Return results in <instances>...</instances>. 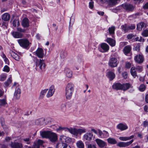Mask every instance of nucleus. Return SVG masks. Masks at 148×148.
<instances>
[{"label":"nucleus","mask_w":148,"mask_h":148,"mask_svg":"<svg viewBox=\"0 0 148 148\" xmlns=\"http://www.w3.org/2000/svg\"><path fill=\"white\" fill-rule=\"evenodd\" d=\"M74 89V85L72 83H68L65 88V95L67 99H70L72 97Z\"/></svg>","instance_id":"1"},{"label":"nucleus","mask_w":148,"mask_h":148,"mask_svg":"<svg viewBox=\"0 0 148 148\" xmlns=\"http://www.w3.org/2000/svg\"><path fill=\"white\" fill-rule=\"evenodd\" d=\"M59 140L61 142V143H58L56 145H63L64 144L73 143H74L73 139L69 137L63 135H62L60 136Z\"/></svg>","instance_id":"2"},{"label":"nucleus","mask_w":148,"mask_h":148,"mask_svg":"<svg viewBox=\"0 0 148 148\" xmlns=\"http://www.w3.org/2000/svg\"><path fill=\"white\" fill-rule=\"evenodd\" d=\"M18 41L20 46L25 48H27L29 44V41L27 39H20Z\"/></svg>","instance_id":"3"},{"label":"nucleus","mask_w":148,"mask_h":148,"mask_svg":"<svg viewBox=\"0 0 148 148\" xmlns=\"http://www.w3.org/2000/svg\"><path fill=\"white\" fill-rule=\"evenodd\" d=\"M48 139L52 143L55 142L58 140L57 134L51 131Z\"/></svg>","instance_id":"4"},{"label":"nucleus","mask_w":148,"mask_h":148,"mask_svg":"<svg viewBox=\"0 0 148 148\" xmlns=\"http://www.w3.org/2000/svg\"><path fill=\"white\" fill-rule=\"evenodd\" d=\"M36 65V67L39 66L40 69L42 70L44 69L45 67V65L44 63V60H39L37 59Z\"/></svg>","instance_id":"5"},{"label":"nucleus","mask_w":148,"mask_h":148,"mask_svg":"<svg viewBox=\"0 0 148 148\" xmlns=\"http://www.w3.org/2000/svg\"><path fill=\"white\" fill-rule=\"evenodd\" d=\"M134 141V140L132 139L130 141L127 142H121L118 143L117 145L121 147H127L131 145Z\"/></svg>","instance_id":"6"},{"label":"nucleus","mask_w":148,"mask_h":148,"mask_svg":"<svg viewBox=\"0 0 148 148\" xmlns=\"http://www.w3.org/2000/svg\"><path fill=\"white\" fill-rule=\"evenodd\" d=\"M35 55L39 58H42L45 55L44 51L40 48H38L35 52Z\"/></svg>","instance_id":"7"},{"label":"nucleus","mask_w":148,"mask_h":148,"mask_svg":"<svg viewBox=\"0 0 148 148\" xmlns=\"http://www.w3.org/2000/svg\"><path fill=\"white\" fill-rule=\"evenodd\" d=\"M101 48L99 49V51L103 53H105L108 51L109 49V45L105 43H103L101 45Z\"/></svg>","instance_id":"8"},{"label":"nucleus","mask_w":148,"mask_h":148,"mask_svg":"<svg viewBox=\"0 0 148 148\" xmlns=\"http://www.w3.org/2000/svg\"><path fill=\"white\" fill-rule=\"evenodd\" d=\"M117 60L116 58H112L109 60L108 64L111 67H116L117 65Z\"/></svg>","instance_id":"9"},{"label":"nucleus","mask_w":148,"mask_h":148,"mask_svg":"<svg viewBox=\"0 0 148 148\" xmlns=\"http://www.w3.org/2000/svg\"><path fill=\"white\" fill-rule=\"evenodd\" d=\"M123 8L127 11H132L135 9V7L130 4H125L122 5Z\"/></svg>","instance_id":"10"},{"label":"nucleus","mask_w":148,"mask_h":148,"mask_svg":"<svg viewBox=\"0 0 148 148\" xmlns=\"http://www.w3.org/2000/svg\"><path fill=\"white\" fill-rule=\"evenodd\" d=\"M144 60V57L142 54H139L136 56L134 57L135 61L139 64L142 63Z\"/></svg>","instance_id":"11"},{"label":"nucleus","mask_w":148,"mask_h":148,"mask_svg":"<svg viewBox=\"0 0 148 148\" xmlns=\"http://www.w3.org/2000/svg\"><path fill=\"white\" fill-rule=\"evenodd\" d=\"M72 134L73 135H77L78 134H81L82 133H85L86 132V130L85 128L79 129H77L76 128H73Z\"/></svg>","instance_id":"12"},{"label":"nucleus","mask_w":148,"mask_h":148,"mask_svg":"<svg viewBox=\"0 0 148 148\" xmlns=\"http://www.w3.org/2000/svg\"><path fill=\"white\" fill-rule=\"evenodd\" d=\"M21 93V90L19 87H16L15 90V92L14 95V98L16 99H19Z\"/></svg>","instance_id":"13"},{"label":"nucleus","mask_w":148,"mask_h":148,"mask_svg":"<svg viewBox=\"0 0 148 148\" xmlns=\"http://www.w3.org/2000/svg\"><path fill=\"white\" fill-rule=\"evenodd\" d=\"M98 134L100 137L102 138H106L109 136L108 132L105 130L102 132L100 130H98Z\"/></svg>","instance_id":"14"},{"label":"nucleus","mask_w":148,"mask_h":148,"mask_svg":"<svg viewBox=\"0 0 148 148\" xmlns=\"http://www.w3.org/2000/svg\"><path fill=\"white\" fill-rule=\"evenodd\" d=\"M95 141L100 147L103 148L106 145V143L105 142L100 139L97 138L95 139Z\"/></svg>","instance_id":"15"},{"label":"nucleus","mask_w":148,"mask_h":148,"mask_svg":"<svg viewBox=\"0 0 148 148\" xmlns=\"http://www.w3.org/2000/svg\"><path fill=\"white\" fill-rule=\"evenodd\" d=\"M12 148H23V145L21 143L16 142H12L10 145Z\"/></svg>","instance_id":"16"},{"label":"nucleus","mask_w":148,"mask_h":148,"mask_svg":"<svg viewBox=\"0 0 148 148\" xmlns=\"http://www.w3.org/2000/svg\"><path fill=\"white\" fill-rule=\"evenodd\" d=\"M51 131H40V134L42 138L48 139Z\"/></svg>","instance_id":"17"},{"label":"nucleus","mask_w":148,"mask_h":148,"mask_svg":"<svg viewBox=\"0 0 148 148\" xmlns=\"http://www.w3.org/2000/svg\"><path fill=\"white\" fill-rule=\"evenodd\" d=\"M55 92L54 86H51L48 91L47 95V97L48 98L51 97L54 94Z\"/></svg>","instance_id":"18"},{"label":"nucleus","mask_w":148,"mask_h":148,"mask_svg":"<svg viewBox=\"0 0 148 148\" xmlns=\"http://www.w3.org/2000/svg\"><path fill=\"white\" fill-rule=\"evenodd\" d=\"M117 128L121 131H123L127 129L128 127L126 124L120 123L117 126Z\"/></svg>","instance_id":"19"},{"label":"nucleus","mask_w":148,"mask_h":148,"mask_svg":"<svg viewBox=\"0 0 148 148\" xmlns=\"http://www.w3.org/2000/svg\"><path fill=\"white\" fill-rule=\"evenodd\" d=\"M22 26L25 28L29 26V20L27 18H24L21 23Z\"/></svg>","instance_id":"20"},{"label":"nucleus","mask_w":148,"mask_h":148,"mask_svg":"<svg viewBox=\"0 0 148 148\" xmlns=\"http://www.w3.org/2000/svg\"><path fill=\"white\" fill-rule=\"evenodd\" d=\"M58 130L61 131V130H64L65 132H69L70 133L72 134L73 132V128L70 127V128H68L67 127H59Z\"/></svg>","instance_id":"21"},{"label":"nucleus","mask_w":148,"mask_h":148,"mask_svg":"<svg viewBox=\"0 0 148 148\" xmlns=\"http://www.w3.org/2000/svg\"><path fill=\"white\" fill-rule=\"evenodd\" d=\"M106 41L112 47H114L116 45L115 40L111 38H107Z\"/></svg>","instance_id":"22"},{"label":"nucleus","mask_w":148,"mask_h":148,"mask_svg":"<svg viewBox=\"0 0 148 148\" xmlns=\"http://www.w3.org/2000/svg\"><path fill=\"white\" fill-rule=\"evenodd\" d=\"M10 53L12 57L16 60L19 61L20 59V57L16 53L13 51H10Z\"/></svg>","instance_id":"23"},{"label":"nucleus","mask_w":148,"mask_h":148,"mask_svg":"<svg viewBox=\"0 0 148 148\" xmlns=\"http://www.w3.org/2000/svg\"><path fill=\"white\" fill-rule=\"evenodd\" d=\"M93 134L90 133H86L83 136L84 138L86 140L90 141L92 138Z\"/></svg>","instance_id":"24"},{"label":"nucleus","mask_w":148,"mask_h":148,"mask_svg":"<svg viewBox=\"0 0 148 148\" xmlns=\"http://www.w3.org/2000/svg\"><path fill=\"white\" fill-rule=\"evenodd\" d=\"M45 119L41 118L36 120L35 121V123L38 125H42L45 124L44 123Z\"/></svg>","instance_id":"25"},{"label":"nucleus","mask_w":148,"mask_h":148,"mask_svg":"<svg viewBox=\"0 0 148 148\" xmlns=\"http://www.w3.org/2000/svg\"><path fill=\"white\" fill-rule=\"evenodd\" d=\"M64 73L66 77L68 78H71L72 76V71L69 68H66L64 70Z\"/></svg>","instance_id":"26"},{"label":"nucleus","mask_w":148,"mask_h":148,"mask_svg":"<svg viewBox=\"0 0 148 148\" xmlns=\"http://www.w3.org/2000/svg\"><path fill=\"white\" fill-rule=\"evenodd\" d=\"M112 88L116 90H122V84L119 83L114 84L112 85Z\"/></svg>","instance_id":"27"},{"label":"nucleus","mask_w":148,"mask_h":148,"mask_svg":"<svg viewBox=\"0 0 148 148\" xmlns=\"http://www.w3.org/2000/svg\"><path fill=\"white\" fill-rule=\"evenodd\" d=\"M10 15L8 13L4 14L2 16V19L5 21H8L10 18Z\"/></svg>","instance_id":"28"},{"label":"nucleus","mask_w":148,"mask_h":148,"mask_svg":"<svg viewBox=\"0 0 148 148\" xmlns=\"http://www.w3.org/2000/svg\"><path fill=\"white\" fill-rule=\"evenodd\" d=\"M107 76L110 80H112L115 77V74L112 72L110 71L107 73Z\"/></svg>","instance_id":"29"},{"label":"nucleus","mask_w":148,"mask_h":148,"mask_svg":"<svg viewBox=\"0 0 148 148\" xmlns=\"http://www.w3.org/2000/svg\"><path fill=\"white\" fill-rule=\"evenodd\" d=\"M43 143L42 140H38L36 143H35L34 147H29L28 148H39L40 145H42Z\"/></svg>","instance_id":"30"},{"label":"nucleus","mask_w":148,"mask_h":148,"mask_svg":"<svg viewBox=\"0 0 148 148\" xmlns=\"http://www.w3.org/2000/svg\"><path fill=\"white\" fill-rule=\"evenodd\" d=\"M12 34L14 37L16 38H21L23 36V34L18 32H12Z\"/></svg>","instance_id":"31"},{"label":"nucleus","mask_w":148,"mask_h":148,"mask_svg":"<svg viewBox=\"0 0 148 148\" xmlns=\"http://www.w3.org/2000/svg\"><path fill=\"white\" fill-rule=\"evenodd\" d=\"M131 48L130 46H126L123 49V51L124 54L126 55L129 53L131 50Z\"/></svg>","instance_id":"32"},{"label":"nucleus","mask_w":148,"mask_h":148,"mask_svg":"<svg viewBox=\"0 0 148 148\" xmlns=\"http://www.w3.org/2000/svg\"><path fill=\"white\" fill-rule=\"evenodd\" d=\"M135 67H132L130 69L131 74L134 78H135L136 77L138 76Z\"/></svg>","instance_id":"33"},{"label":"nucleus","mask_w":148,"mask_h":148,"mask_svg":"<svg viewBox=\"0 0 148 148\" xmlns=\"http://www.w3.org/2000/svg\"><path fill=\"white\" fill-rule=\"evenodd\" d=\"M134 137V136L132 135L130 137H120L119 139L121 140L126 141L128 140H130L131 139L133 138Z\"/></svg>","instance_id":"34"},{"label":"nucleus","mask_w":148,"mask_h":148,"mask_svg":"<svg viewBox=\"0 0 148 148\" xmlns=\"http://www.w3.org/2000/svg\"><path fill=\"white\" fill-rule=\"evenodd\" d=\"M144 26H145V23L143 22H140L137 25V29L139 31H141Z\"/></svg>","instance_id":"35"},{"label":"nucleus","mask_w":148,"mask_h":148,"mask_svg":"<svg viewBox=\"0 0 148 148\" xmlns=\"http://www.w3.org/2000/svg\"><path fill=\"white\" fill-rule=\"evenodd\" d=\"M130 86V85L129 83H125L122 84V90L124 91H125L128 89Z\"/></svg>","instance_id":"36"},{"label":"nucleus","mask_w":148,"mask_h":148,"mask_svg":"<svg viewBox=\"0 0 148 148\" xmlns=\"http://www.w3.org/2000/svg\"><path fill=\"white\" fill-rule=\"evenodd\" d=\"M22 140L24 142V143L28 145L31 144V139L30 137L25 138L22 139Z\"/></svg>","instance_id":"37"},{"label":"nucleus","mask_w":148,"mask_h":148,"mask_svg":"<svg viewBox=\"0 0 148 148\" xmlns=\"http://www.w3.org/2000/svg\"><path fill=\"white\" fill-rule=\"evenodd\" d=\"M76 145L79 148H84V143L81 140L78 141L76 143Z\"/></svg>","instance_id":"38"},{"label":"nucleus","mask_w":148,"mask_h":148,"mask_svg":"<svg viewBox=\"0 0 148 148\" xmlns=\"http://www.w3.org/2000/svg\"><path fill=\"white\" fill-rule=\"evenodd\" d=\"M56 148H71L70 146L67 144H64L60 145H56Z\"/></svg>","instance_id":"39"},{"label":"nucleus","mask_w":148,"mask_h":148,"mask_svg":"<svg viewBox=\"0 0 148 148\" xmlns=\"http://www.w3.org/2000/svg\"><path fill=\"white\" fill-rule=\"evenodd\" d=\"M107 141L108 143L110 144H115L117 143L116 140L113 138H110L107 139Z\"/></svg>","instance_id":"40"},{"label":"nucleus","mask_w":148,"mask_h":148,"mask_svg":"<svg viewBox=\"0 0 148 148\" xmlns=\"http://www.w3.org/2000/svg\"><path fill=\"white\" fill-rule=\"evenodd\" d=\"M115 30V27L114 26H112L109 28L108 30L109 34L111 35H113L114 33V31Z\"/></svg>","instance_id":"41"},{"label":"nucleus","mask_w":148,"mask_h":148,"mask_svg":"<svg viewBox=\"0 0 148 148\" xmlns=\"http://www.w3.org/2000/svg\"><path fill=\"white\" fill-rule=\"evenodd\" d=\"M5 98L3 99H0V106H5L6 103V96H5Z\"/></svg>","instance_id":"42"},{"label":"nucleus","mask_w":148,"mask_h":148,"mask_svg":"<svg viewBox=\"0 0 148 148\" xmlns=\"http://www.w3.org/2000/svg\"><path fill=\"white\" fill-rule=\"evenodd\" d=\"M17 25L18 26L20 25V23L18 20L17 19H15L13 21V25L14 27H16Z\"/></svg>","instance_id":"43"},{"label":"nucleus","mask_w":148,"mask_h":148,"mask_svg":"<svg viewBox=\"0 0 148 148\" xmlns=\"http://www.w3.org/2000/svg\"><path fill=\"white\" fill-rule=\"evenodd\" d=\"M121 27L122 30L125 32H127L129 30L128 26L126 25H122Z\"/></svg>","instance_id":"44"},{"label":"nucleus","mask_w":148,"mask_h":148,"mask_svg":"<svg viewBox=\"0 0 148 148\" xmlns=\"http://www.w3.org/2000/svg\"><path fill=\"white\" fill-rule=\"evenodd\" d=\"M60 110L63 111L65 112L66 109V106L65 104H62L60 106Z\"/></svg>","instance_id":"45"},{"label":"nucleus","mask_w":148,"mask_h":148,"mask_svg":"<svg viewBox=\"0 0 148 148\" xmlns=\"http://www.w3.org/2000/svg\"><path fill=\"white\" fill-rule=\"evenodd\" d=\"M145 89V86L143 84H141L139 88V90L140 91H144Z\"/></svg>","instance_id":"46"},{"label":"nucleus","mask_w":148,"mask_h":148,"mask_svg":"<svg viewBox=\"0 0 148 148\" xmlns=\"http://www.w3.org/2000/svg\"><path fill=\"white\" fill-rule=\"evenodd\" d=\"M10 70V69L8 66L7 65H5L3 69V71L6 72H8Z\"/></svg>","instance_id":"47"},{"label":"nucleus","mask_w":148,"mask_h":148,"mask_svg":"<svg viewBox=\"0 0 148 148\" xmlns=\"http://www.w3.org/2000/svg\"><path fill=\"white\" fill-rule=\"evenodd\" d=\"M12 80L10 78H9L7 81L4 83L5 86H8L9 85L11 82Z\"/></svg>","instance_id":"48"},{"label":"nucleus","mask_w":148,"mask_h":148,"mask_svg":"<svg viewBox=\"0 0 148 148\" xmlns=\"http://www.w3.org/2000/svg\"><path fill=\"white\" fill-rule=\"evenodd\" d=\"M47 89H45L42 90L41 92L40 97L42 98L44 97V95L47 92Z\"/></svg>","instance_id":"49"},{"label":"nucleus","mask_w":148,"mask_h":148,"mask_svg":"<svg viewBox=\"0 0 148 148\" xmlns=\"http://www.w3.org/2000/svg\"><path fill=\"white\" fill-rule=\"evenodd\" d=\"M135 68L136 70L139 72H141L143 69L142 67L140 66H137Z\"/></svg>","instance_id":"50"},{"label":"nucleus","mask_w":148,"mask_h":148,"mask_svg":"<svg viewBox=\"0 0 148 148\" xmlns=\"http://www.w3.org/2000/svg\"><path fill=\"white\" fill-rule=\"evenodd\" d=\"M140 43L138 44L135 47L134 49L137 51H139L140 50Z\"/></svg>","instance_id":"51"},{"label":"nucleus","mask_w":148,"mask_h":148,"mask_svg":"<svg viewBox=\"0 0 148 148\" xmlns=\"http://www.w3.org/2000/svg\"><path fill=\"white\" fill-rule=\"evenodd\" d=\"M142 35L145 37L148 36V30H144L142 34Z\"/></svg>","instance_id":"52"},{"label":"nucleus","mask_w":148,"mask_h":148,"mask_svg":"<svg viewBox=\"0 0 148 148\" xmlns=\"http://www.w3.org/2000/svg\"><path fill=\"white\" fill-rule=\"evenodd\" d=\"M17 30L20 32L25 33L26 30L24 29H22L20 27H18L17 28Z\"/></svg>","instance_id":"53"},{"label":"nucleus","mask_w":148,"mask_h":148,"mask_svg":"<svg viewBox=\"0 0 148 148\" xmlns=\"http://www.w3.org/2000/svg\"><path fill=\"white\" fill-rule=\"evenodd\" d=\"M6 76L5 75H2L1 76L0 80L1 81H3L5 80Z\"/></svg>","instance_id":"54"},{"label":"nucleus","mask_w":148,"mask_h":148,"mask_svg":"<svg viewBox=\"0 0 148 148\" xmlns=\"http://www.w3.org/2000/svg\"><path fill=\"white\" fill-rule=\"evenodd\" d=\"M87 148H97V147L95 145L88 144L87 145Z\"/></svg>","instance_id":"55"},{"label":"nucleus","mask_w":148,"mask_h":148,"mask_svg":"<svg viewBox=\"0 0 148 148\" xmlns=\"http://www.w3.org/2000/svg\"><path fill=\"white\" fill-rule=\"evenodd\" d=\"M8 25V23L5 22H3L1 26L4 29H7V26Z\"/></svg>","instance_id":"56"},{"label":"nucleus","mask_w":148,"mask_h":148,"mask_svg":"<svg viewBox=\"0 0 148 148\" xmlns=\"http://www.w3.org/2000/svg\"><path fill=\"white\" fill-rule=\"evenodd\" d=\"M128 28L129 30L134 29L136 27V26L134 25H131L128 26Z\"/></svg>","instance_id":"57"},{"label":"nucleus","mask_w":148,"mask_h":148,"mask_svg":"<svg viewBox=\"0 0 148 148\" xmlns=\"http://www.w3.org/2000/svg\"><path fill=\"white\" fill-rule=\"evenodd\" d=\"M122 75L124 78L126 79L127 77V73L126 72H124L122 73Z\"/></svg>","instance_id":"58"},{"label":"nucleus","mask_w":148,"mask_h":148,"mask_svg":"<svg viewBox=\"0 0 148 148\" xmlns=\"http://www.w3.org/2000/svg\"><path fill=\"white\" fill-rule=\"evenodd\" d=\"M134 36L132 34H129L127 36V38L128 39H131Z\"/></svg>","instance_id":"59"},{"label":"nucleus","mask_w":148,"mask_h":148,"mask_svg":"<svg viewBox=\"0 0 148 148\" xmlns=\"http://www.w3.org/2000/svg\"><path fill=\"white\" fill-rule=\"evenodd\" d=\"M93 2H90L89 3V8H90L91 9H92L93 7Z\"/></svg>","instance_id":"60"},{"label":"nucleus","mask_w":148,"mask_h":148,"mask_svg":"<svg viewBox=\"0 0 148 148\" xmlns=\"http://www.w3.org/2000/svg\"><path fill=\"white\" fill-rule=\"evenodd\" d=\"M134 3L136 4H138L140 3H142L143 1V0H134Z\"/></svg>","instance_id":"61"},{"label":"nucleus","mask_w":148,"mask_h":148,"mask_svg":"<svg viewBox=\"0 0 148 148\" xmlns=\"http://www.w3.org/2000/svg\"><path fill=\"white\" fill-rule=\"evenodd\" d=\"M143 124L144 127H146L147 126L148 124V122L147 121V120H146L144 121L143 123Z\"/></svg>","instance_id":"62"},{"label":"nucleus","mask_w":148,"mask_h":148,"mask_svg":"<svg viewBox=\"0 0 148 148\" xmlns=\"http://www.w3.org/2000/svg\"><path fill=\"white\" fill-rule=\"evenodd\" d=\"M4 61L5 62V64H7L8 65L10 63L9 60L7 58L4 59Z\"/></svg>","instance_id":"63"},{"label":"nucleus","mask_w":148,"mask_h":148,"mask_svg":"<svg viewBox=\"0 0 148 148\" xmlns=\"http://www.w3.org/2000/svg\"><path fill=\"white\" fill-rule=\"evenodd\" d=\"M143 8L144 9H147L148 8V3H147L143 7Z\"/></svg>","instance_id":"64"}]
</instances>
